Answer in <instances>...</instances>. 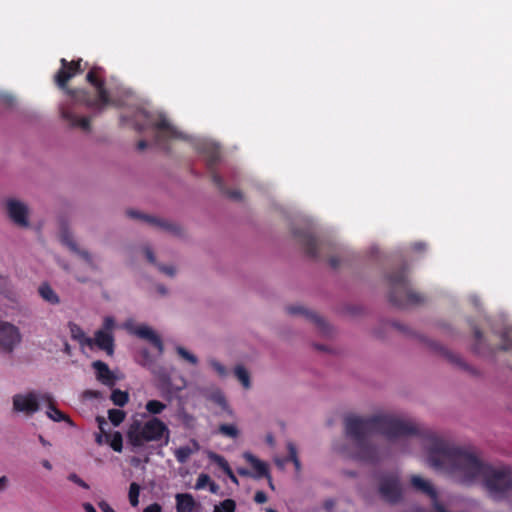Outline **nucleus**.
I'll list each match as a JSON object with an SVG mask.
<instances>
[{"mask_svg": "<svg viewBox=\"0 0 512 512\" xmlns=\"http://www.w3.org/2000/svg\"><path fill=\"white\" fill-rule=\"evenodd\" d=\"M88 82L95 88L96 97L90 98L82 90H67L68 99L60 105L62 119L70 127L82 131L90 130V120L78 112L79 104L83 103L95 111H102L109 106H120L124 104L121 96L129 92L119 85L107 86L103 81V72L99 67H94L87 74Z\"/></svg>", "mask_w": 512, "mask_h": 512, "instance_id": "obj_1", "label": "nucleus"}, {"mask_svg": "<svg viewBox=\"0 0 512 512\" xmlns=\"http://www.w3.org/2000/svg\"><path fill=\"white\" fill-rule=\"evenodd\" d=\"M169 440L168 426L157 417L147 420L133 417L127 430V442L135 452L144 450L152 442L167 445Z\"/></svg>", "mask_w": 512, "mask_h": 512, "instance_id": "obj_2", "label": "nucleus"}, {"mask_svg": "<svg viewBox=\"0 0 512 512\" xmlns=\"http://www.w3.org/2000/svg\"><path fill=\"white\" fill-rule=\"evenodd\" d=\"M131 121L139 131L151 130L158 144L165 140L182 139L184 137V134L171 123L164 113L152 111L148 105L137 108Z\"/></svg>", "mask_w": 512, "mask_h": 512, "instance_id": "obj_3", "label": "nucleus"}, {"mask_svg": "<svg viewBox=\"0 0 512 512\" xmlns=\"http://www.w3.org/2000/svg\"><path fill=\"white\" fill-rule=\"evenodd\" d=\"M390 300L398 306L417 304L422 297L412 289L404 272H396L389 278Z\"/></svg>", "mask_w": 512, "mask_h": 512, "instance_id": "obj_4", "label": "nucleus"}, {"mask_svg": "<svg viewBox=\"0 0 512 512\" xmlns=\"http://www.w3.org/2000/svg\"><path fill=\"white\" fill-rule=\"evenodd\" d=\"M58 237L59 241L65 247H67L73 254H75L77 257H79L80 260L83 261L87 269L90 271H95L98 269V257L89 252L87 249L80 247L69 228L63 227L60 230Z\"/></svg>", "mask_w": 512, "mask_h": 512, "instance_id": "obj_5", "label": "nucleus"}, {"mask_svg": "<svg viewBox=\"0 0 512 512\" xmlns=\"http://www.w3.org/2000/svg\"><path fill=\"white\" fill-rule=\"evenodd\" d=\"M5 212L13 224L19 228L30 227L31 209L27 203L17 198H8L4 203Z\"/></svg>", "mask_w": 512, "mask_h": 512, "instance_id": "obj_6", "label": "nucleus"}, {"mask_svg": "<svg viewBox=\"0 0 512 512\" xmlns=\"http://www.w3.org/2000/svg\"><path fill=\"white\" fill-rule=\"evenodd\" d=\"M116 328V321L112 316H106L103 319L102 327L94 333L92 338V347L95 345L105 351L108 355L114 353L113 331Z\"/></svg>", "mask_w": 512, "mask_h": 512, "instance_id": "obj_7", "label": "nucleus"}, {"mask_svg": "<svg viewBox=\"0 0 512 512\" xmlns=\"http://www.w3.org/2000/svg\"><path fill=\"white\" fill-rule=\"evenodd\" d=\"M22 333L15 324L0 320V352L11 354L22 342Z\"/></svg>", "mask_w": 512, "mask_h": 512, "instance_id": "obj_8", "label": "nucleus"}, {"mask_svg": "<svg viewBox=\"0 0 512 512\" xmlns=\"http://www.w3.org/2000/svg\"><path fill=\"white\" fill-rule=\"evenodd\" d=\"M122 327L132 335L144 339L157 348L158 353L163 352V343L159 335L147 324H138L133 319L126 320Z\"/></svg>", "mask_w": 512, "mask_h": 512, "instance_id": "obj_9", "label": "nucleus"}, {"mask_svg": "<svg viewBox=\"0 0 512 512\" xmlns=\"http://www.w3.org/2000/svg\"><path fill=\"white\" fill-rule=\"evenodd\" d=\"M381 497L388 502H396L401 496V487L397 475L389 474L381 478L379 484Z\"/></svg>", "mask_w": 512, "mask_h": 512, "instance_id": "obj_10", "label": "nucleus"}, {"mask_svg": "<svg viewBox=\"0 0 512 512\" xmlns=\"http://www.w3.org/2000/svg\"><path fill=\"white\" fill-rule=\"evenodd\" d=\"M13 408L17 412L32 415L39 409V395L35 392L17 394L13 397Z\"/></svg>", "mask_w": 512, "mask_h": 512, "instance_id": "obj_11", "label": "nucleus"}, {"mask_svg": "<svg viewBox=\"0 0 512 512\" xmlns=\"http://www.w3.org/2000/svg\"><path fill=\"white\" fill-rule=\"evenodd\" d=\"M411 484L415 489L427 494L431 498L436 512H447L445 508L439 503L437 491L433 488L428 480H425L418 475H414L411 477Z\"/></svg>", "mask_w": 512, "mask_h": 512, "instance_id": "obj_12", "label": "nucleus"}, {"mask_svg": "<svg viewBox=\"0 0 512 512\" xmlns=\"http://www.w3.org/2000/svg\"><path fill=\"white\" fill-rule=\"evenodd\" d=\"M81 61L82 60L79 59L77 62L69 63L66 61V59H64V58L61 59L62 67L55 76L56 82L60 88L64 89L68 80L71 79L72 77H74L76 74L81 72V68H80Z\"/></svg>", "mask_w": 512, "mask_h": 512, "instance_id": "obj_13", "label": "nucleus"}, {"mask_svg": "<svg viewBox=\"0 0 512 512\" xmlns=\"http://www.w3.org/2000/svg\"><path fill=\"white\" fill-rule=\"evenodd\" d=\"M242 457L252 468L253 472L251 473L253 478L269 477V467L265 461L259 459L249 451L243 452Z\"/></svg>", "mask_w": 512, "mask_h": 512, "instance_id": "obj_14", "label": "nucleus"}, {"mask_svg": "<svg viewBox=\"0 0 512 512\" xmlns=\"http://www.w3.org/2000/svg\"><path fill=\"white\" fill-rule=\"evenodd\" d=\"M203 396L212 401L214 404L219 406L222 410L231 412L227 399L225 397L224 392L217 386H211L205 388L203 391Z\"/></svg>", "mask_w": 512, "mask_h": 512, "instance_id": "obj_15", "label": "nucleus"}, {"mask_svg": "<svg viewBox=\"0 0 512 512\" xmlns=\"http://www.w3.org/2000/svg\"><path fill=\"white\" fill-rule=\"evenodd\" d=\"M92 367L95 370L96 378L106 386H113L116 382V377L109 369L108 365L102 361H94Z\"/></svg>", "mask_w": 512, "mask_h": 512, "instance_id": "obj_16", "label": "nucleus"}, {"mask_svg": "<svg viewBox=\"0 0 512 512\" xmlns=\"http://www.w3.org/2000/svg\"><path fill=\"white\" fill-rule=\"evenodd\" d=\"M177 512H193L196 508V501L189 493H177L175 495Z\"/></svg>", "mask_w": 512, "mask_h": 512, "instance_id": "obj_17", "label": "nucleus"}, {"mask_svg": "<svg viewBox=\"0 0 512 512\" xmlns=\"http://www.w3.org/2000/svg\"><path fill=\"white\" fill-rule=\"evenodd\" d=\"M200 449V445L197 441L192 440L190 445L181 446L174 451V455L179 463H185L190 456Z\"/></svg>", "mask_w": 512, "mask_h": 512, "instance_id": "obj_18", "label": "nucleus"}, {"mask_svg": "<svg viewBox=\"0 0 512 512\" xmlns=\"http://www.w3.org/2000/svg\"><path fill=\"white\" fill-rule=\"evenodd\" d=\"M69 331L71 337L78 341L82 347L92 348V338L88 337L85 332L75 323L69 324Z\"/></svg>", "mask_w": 512, "mask_h": 512, "instance_id": "obj_19", "label": "nucleus"}, {"mask_svg": "<svg viewBox=\"0 0 512 512\" xmlns=\"http://www.w3.org/2000/svg\"><path fill=\"white\" fill-rule=\"evenodd\" d=\"M38 293L40 297L51 305H57L60 303V298L55 290L47 283H42L38 287Z\"/></svg>", "mask_w": 512, "mask_h": 512, "instance_id": "obj_20", "label": "nucleus"}, {"mask_svg": "<svg viewBox=\"0 0 512 512\" xmlns=\"http://www.w3.org/2000/svg\"><path fill=\"white\" fill-rule=\"evenodd\" d=\"M234 376L240 382L242 387L245 390H249L252 387L251 375L248 369L242 365L238 364L233 369Z\"/></svg>", "mask_w": 512, "mask_h": 512, "instance_id": "obj_21", "label": "nucleus"}, {"mask_svg": "<svg viewBox=\"0 0 512 512\" xmlns=\"http://www.w3.org/2000/svg\"><path fill=\"white\" fill-rule=\"evenodd\" d=\"M288 310L291 314H304L308 319H311L313 322H315L319 326L324 325L323 319H321L315 313L307 311L302 306H291L288 308Z\"/></svg>", "mask_w": 512, "mask_h": 512, "instance_id": "obj_22", "label": "nucleus"}, {"mask_svg": "<svg viewBox=\"0 0 512 512\" xmlns=\"http://www.w3.org/2000/svg\"><path fill=\"white\" fill-rule=\"evenodd\" d=\"M300 241L303 244V246L305 247L308 254H310L311 256H317V251H316L317 241L311 234L305 233V234L301 235Z\"/></svg>", "mask_w": 512, "mask_h": 512, "instance_id": "obj_23", "label": "nucleus"}, {"mask_svg": "<svg viewBox=\"0 0 512 512\" xmlns=\"http://www.w3.org/2000/svg\"><path fill=\"white\" fill-rule=\"evenodd\" d=\"M207 458L217 465L224 473L230 469V465L227 460L220 454H217L213 451H206Z\"/></svg>", "mask_w": 512, "mask_h": 512, "instance_id": "obj_24", "label": "nucleus"}, {"mask_svg": "<svg viewBox=\"0 0 512 512\" xmlns=\"http://www.w3.org/2000/svg\"><path fill=\"white\" fill-rule=\"evenodd\" d=\"M208 366L216 373L220 378H226L228 376L227 367L216 358H209L207 360Z\"/></svg>", "mask_w": 512, "mask_h": 512, "instance_id": "obj_25", "label": "nucleus"}, {"mask_svg": "<svg viewBox=\"0 0 512 512\" xmlns=\"http://www.w3.org/2000/svg\"><path fill=\"white\" fill-rule=\"evenodd\" d=\"M199 149L209 156L210 162H215L218 159V148L214 142L205 141Z\"/></svg>", "mask_w": 512, "mask_h": 512, "instance_id": "obj_26", "label": "nucleus"}, {"mask_svg": "<svg viewBox=\"0 0 512 512\" xmlns=\"http://www.w3.org/2000/svg\"><path fill=\"white\" fill-rule=\"evenodd\" d=\"M105 442L116 452H121L123 447L122 435L119 432L105 436Z\"/></svg>", "mask_w": 512, "mask_h": 512, "instance_id": "obj_27", "label": "nucleus"}, {"mask_svg": "<svg viewBox=\"0 0 512 512\" xmlns=\"http://www.w3.org/2000/svg\"><path fill=\"white\" fill-rule=\"evenodd\" d=\"M176 353L178 356L183 359L184 361L188 362L189 364L196 366L199 363L198 357L193 354L191 351L187 350L186 348L182 346H177L175 348Z\"/></svg>", "mask_w": 512, "mask_h": 512, "instance_id": "obj_28", "label": "nucleus"}, {"mask_svg": "<svg viewBox=\"0 0 512 512\" xmlns=\"http://www.w3.org/2000/svg\"><path fill=\"white\" fill-rule=\"evenodd\" d=\"M500 349L504 351L512 350V327H506L500 334Z\"/></svg>", "mask_w": 512, "mask_h": 512, "instance_id": "obj_29", "label": "nucleus"}, {"mask_svg": "<svg viewBox=\"0 0 512 512\" xmlns=\"http://www.w3.org/2000/svg\"><path fill=\"white\" fill-rule=\"evenodd\" d=\"M167 405L159 400H149L147 401L145 405L146 411L151 415H159L161 414L165 409Z\"/></svg>", "mask_w": 512, "mask_h": 512, "instance_id": "obj_30", "label": "nucleus"}, {"mask_svg": "<svg viewBox=\"0 0 512 512\" xmlns=\"http://www.w3.org/2000/svg\"><path fill=\"white\" fill-rule=\"evenodd\" d=\"M141 487L136 482H132L129 486L128 490V499L129 503L132 507H137L139 504V495H140Z\"/></svg>", "mask_w": 512, "mask_h": 512, "instance_id": "obj_31", "label": "nucleus"}, {"mask_svg": "<svg viewBox=\"0 0 512 512\" xmlns=\"http://www.w3.org/2000/svg\"><path fill=\"white\" fill-rule=\"evenodd\" d=\"M219 433L226 437L235 439L239 436V429L235 424H221L219 426Z\"/></svg>", "mask_w": 512, "mask_h": 512, "instance_id": "obj_32", "label": "nucleus"}, {"mask_svg": "<svg viewBox=\"0 0 512 512\" xmlns=\"http://www.w3.org/2000/svg\"><path fill=\"white\" fill-rule=\"evenodd\" d=\"M1 284H2V288H1V294L11 300V301H14L16 299V294L14 292V289H13V286L11 284V282L6 279V278H2L1 279Z\"/></svg>", "mask_w": 512, "mask_h": 512, "instance_id": "obj_33", "label": "nucleus"}, {"mask_svg": "<svg viewBox=\"0 0 512 512\" xmlns=\"http://www.w3.org/2000/svg\"><path fill=\"white\" fill-rule=\"evenodd\" d=\"M143 219L146 222L154 224V225L159 226V227H162L165 230H168V231H171V232H176L177 231V228H176L175 225H173L171 223H168V222H166L164 220L157 219V218L150 217V216H143Z\"/></svg>", "mask_w": 512, "mask_h": 512, "instance_id": "obj_34", "label": "nucleus"}, {"mask_svg": "<svg viewBox=\"0 0 512 512\" xmlns=\"http://www.w3.org/2000/svg\"><path fill=\"white\" fill-rule=\"evenodd\" d=\"M98 426L100 429V434L96 436V442L99 445L107 444L105 442V436H109V433L106 431L107 421L103 417H97Z\"/></svg>", "mask_w": 512, "mask_h": 512, "instance_id": "obj_35", "label": "nucleus"}, {"mask_svg": "<svg viewBox=\"0 0 512 512\" xmlns=\"http://www.w3.org/2000/svg\"><path fill=\"white\" fill-rule=\"evenodd\" d=\"M47 416L55 421V422H61V421H66L68 423H70V419L68 418V416H66L65 414H63L60 410L56 409L55 407L53 406H50L46 412Z\"/></svg>", "mask_w": 512, "mask_h": 512, "instance_id": "obj_36", "label": "nucleus"}, {"mask_svg": "<svg viewBox=\"0 0 512 512\" xmlns=\"http://www.w3.org/2000/svg\"><path fill=\"white\" fill-rule=\"evenodd\" d=\"M128 399V393L121 390H114L111 394V400L117 406H124L128 402Z\"/></svg>", "mask_w": 512, "mask_h": 512, "instance_id": "obj_37", "label": "nucleus"}, {"mask_svg": "<svg viewBox=\"0 0 512 512\" xmlns=\"http://www.w3.org/2000/svg\"><path fill=\"white\" fill-rule=\"evenodd\" d=\"M236 504L232 499H226L220 504L215 505L213 512H235Z\"/></svg>", "mask_w": 512, "mask_h": 512, "instance_id": "obj_38", "label": "nucleus"}, {"mask_svg": "<svg viewBox=\"0 0 512 512\" xmlns=\"http://www.w3.org/2000/svg\"><path fill=\"white\" fill-rule=\"evenodd\" d=\"M109 420L114 426H118L125 418L124 411L120 409H111L108 412Z\"/></svg>", "mask_w": 512, "mask_h": 512, "instance_id": "obj_39", "label": "nucleus"}, {"mask_svg": "<svg viewBox=\"0 0 512 512\" xmlns=\"http://www.w3.org/2000/svg\"><path fill=\"white\" fill-rule=\"evenodd\" d=\"M211 481H212V479L208 474L201 473L197 477L194 488H195V490L206 489V488H208Z\"/></svg>", "mask_w": 512, "mask_h": 512, "instance_id": "obj_40", "label": "nucleus"}, {"mask_svg": "<svg viewBox=\"0 0 512 512\" xmlns=\"http://www.w3.org/2000/svg\"><path fill=\"white\" fill-rule=\"evenodd\" d=\"M159 271L168 277H174L176 275L177 269L173 264H166V265H157Z\"/></svg>", "mask_w": 512, "mask_h": 512, "instance_id": "obj_41", "label": "nucleus"}, {"mask_svg": "<svg viewBox=\"0 0 512 512\" xmlns=\"http://www.w3.org/2000/svg\"><path fill=\"white\" fill-rule=\"evenodd\" d=\"M288 457L286 458L287 461H294L295 459H298V450L296 445L293 442H287L286 444Z\"/></svg>", "mask_w": 512, "mask_h": 512, "instance_id": "obj_42", "label": "nucleus"}, {"mask_svg": "<svg viewBox=\"0 0 512 512\" xmlns=\"http://www.w3.org/2000/svg\"><path fill=\"white\" fill-rule=\"evenodd\" d=\"M138 362L145 367H151L152 359L150 358L147 350H141L139 353Z\"/></svg>", "mask_w": 512, "mask_h": 512, "instance_id": "obj_43", "label": "nucleus"}, {"mask_svg": "<svg viewBox=\"0 0 512 512\" xmlns=\"http://www.w3.org/2000/svg\"><path fill=\"white\" fill-rule=\"evenodd\" d=\"M68 479L84 489H89V485L75 473H71Z\"/></svg>", "mask_w": 512, "mask_h": 512, "instance_id": "obj_44", "label": "nucleus"}, {"mask_svg": "<svg viewBox=\"0 0 512 512\" xmlns=\"http://www.w3.org/2000/svg\"><path fill=\"white\" fill-rule=\"evenodd\" d=\"M474 338H475V344H474V350L478 353H482V349L480 347V342L482 340V334L479 330H475L474 332Z\"/></svg>", "mask_w": 512, "mask_h": 512, "instance_id": "obj_45", "label": "nucleus"}, {"mask_svg": "<svg viewBox=\"0 0 512 512\" xmlns=\"http://www.w3.org/2000/svg\"><path fill=\"white\" fill-rule=\"evenodd\" d=\"M10 486V479L3 475L0 476V492L7 490Z\"/></svg>", "mask_w": 512, "mask_h": 512, "instance_id": "obj_46", "label": "nucleus"}, {"mask_svg": "<svg viewBox=\"0 0 512 512\" xmlns=\"http://www.w3.org/2000/svg\"><path fill=\"white\" fill-rule=\"evenodd\" d=\"M254 500H255L256 503L262 504V503H265L267 501V496H266V494L264 492L258 491L255 494Z\"/></svg>", "mask_w": 512, "mask_h": 512, "instance_id": "obj_47", "label": "nucleus"}, {"mask_svg": "<svg viewBox=\"0 0 512 512\" xmlns=\"http://www.w3.org/2000/svg\"><path fill=\"white\" fill-rule=\"evenodd\" d=\"M99 508L102 512H116L106 501H100L98 503Z\"/></svg>", "mask_w": 512, "mask_h": 512, "instance_id": "obj_48", "label": "nucleus"}, {"mask_svg": "<svg viewBox=\"0 0 512 512\" xmlns=\"http://www.w3.org/2000/svg\"><path fill=\"white\" fill-rule=\"evenodd\" d=\"M143 512H162V508L159 504L153 503L147 506Z\"/></svg>", "mask_w": 512, "mask_h": 512, "instance_id": "obj_49", "label": "nucleus"}, {"mask_svg": "<svg viewBox=\"0 0 512 512\" xmlns=\"http://www.w3.org/2000/svg\"><path fill=\"white\" fill-rule=\"evenodd\" d=\"M265 442L270 446V447H274L275 444H276V441H275V438L273 436L272 433H267L265 435Z\"/></svg>", "mask_w": 512, "mask_h": 512, "instance_id": "obj_50", "label": "nucleus"}, {"mask_svg": "<svg viewBox=\"0 0 512 512\" xmlns=\"http://www.w3.org/2000/svg\"><path fill=\"white\" fill-rule=\"evenodd\" d=\"M208 490L212 493V494H218L219 493V490H220V487L218 484H216L213 480L211 481V483L209 484L208 486Z\"/></svg>", "mask_w": 512, "mask_h": 512, "instance_id": "obj_51", "label": "nucleus"}, {"mask_svg": "<svg viewBox=\"0 0 512 512\" xmlns=\"http://www.w3.org/2000/svg\"><path fill=\"white\" fill-rule=\"evenodd\" d=\"M274 462H275V464H276L279 468H284L288 461H287V459H286V458L281 459V458L275 457V458H274Z\"/></svg>", "mask_w": 512, "mask_h": 512, "instance_id": "obj_52", "label": "nucleus"}, {"mask_svg": "<svg viewBox=\"0 0 512 512\" xmlns=\"http://www.w3.org/2000/svg\"><path fill=\"white\" fill-rule=\"evenodd\" d=\"M225 474L229 477V479L236 485L239 484V481L237 479V477L234 475L233 471L231 470V468L225 472Z\"/></svg>", "mask_w": 512, "mask_h": 512, "instance_id": "obj_53", "label": "nucleus"}, {"mask_svg": "<svg viewBox=\"0 0 512 512\" xmlns=\"http://www.w3.org/2000/svg\"><path fill=\"white\" fill-rule=\"evenodd\" d=\"M144 252H145V255H146L147 259L151 263H154L155 262V258H154V255H153L152 251L149 248H146Z\"/></svg>", "mask_w": 512, "mask_h": 512, "instance_id": "obj_54", "label": "nucleus"}, {"mask_svg": "<svg viewBox=\"0 0 512 512\" xmlns=\"http://www.w3.org/2000/svg\"><path fill=\"white\" fill-rule=\"evenodd\" d=\"M83 508L86 512H97L93 505L90 503H84Z\"/></svg>", "mask_w": 512, "mask_h": 512, "instance_id": "obj_55", "label": "nucleus"}, {"mask_svg": "<svg viewBox=\"0 0 512 512\" xmlns=\"http://www.w3.org/2000/svg\"><path fill=\"white\" fill-rule=\"evenodd\" d=\"M237 472L242 476H251L252 477V473L245 468H238Z\"/></svg>", "mask_w": 512, "mask_h": 512, "instance_id": "obj_56", "label": "nucleus"}, {"mask_svg": "<svg viewBox=\"0 0 512 512\" xmlns=\"http://www.w3.org/2000/svg\"><path fill=\"white\" fill-rule=\"evenodd\" d=\"M38 439H39V442H40L44 447H47V448H48V447H50V446H51V443H50L48 440H46L43 436L39 435Z\"/></svg>", "mask_w": 512, "mask_h": 512, "instance_id": "obj_57", "label": "nucleus"}, {"mask_svg": "<svg viewBox=\"0 0 512 512\" xmlns=\"http://www.w3.org/2000/svg\"><path fill=\"white\" fill-rule=\"evenodd\" d=\"M292 463H293V465L295 467L296 472L299 473L301 471V468H302L301 467V462H300L299 458L295 459L294 461H292Z\"/></svg>", "mask_w": 512, "mask_h": 512, "instance_id": "obj_58", "label": "nucleus"}, {"mask_svg": "<svg viewBox=\"0 0 512 512\" xmlns=\"http://www.w3.org/2000/svg\"><path fill=\"white\" fill-rule=\"evenodd\" d=\"M41 464L47 470H51L52 469V464L48 460H42Z\"/></svg>", "mask_w": 512, "mask_h": 512, "instance_id": "obj_59", "label": "nucleus"}, {"mask_svg": "<svg viewBox=\"0 0 512 512\" xmlns=\"http://www.w3.org/2000/svg\"><path fill=\"white\" fill-rule=\"evenodd\" d=\"M185 419L187 424H190L191 422L194 421V418L190 415H185Z\"/></svg>", "mask_w": 512, "mask_h": 512, "instance_id": "obj_60", "label": "nucleus"}, {"mask_svg": "<svg viewBox=\"0 0 512 512\" xmlns=\"http://www.w3.org/2000/svg\"><path fill=\"white\" fill-rule=\"evenodd\" d=\"M470 300H471L475 305H477V301H478V299H477V297H476V296H471V297H470Z\"/></svg>", "mask_w": 512, "mask_h": 512, "instance_id": "obj_61", "label": "nucleus"}, {"mask_svg": "<svg viewBox=\"0 0 512 512\" xmlns=\"http://www.w3.org/2000/svg\"><path fill=\"white\" fill-rule=\"evenodd\" d=\"M145 147H146V143H145L144 141H140V142H139V148H140V149H143V148H145Z\"/></svg>", "mask_w": 512, "mask_h": 512, "instance_id": "obj_62", "label": "nucleus"}, {"mask_svg": "<svg viewBox=\"0 0 512 512\" xmlns=\"http://www.w3.org/2000/svg\"><path fill=\"white\" fill-rule=\"evenodd\" d=\"M266 478H267V479H268V481H269V486L273 489V488H274V485H273V483H272V479H271V477L269 476V477H266Z\"/></svg>", "mask_w": 512, "mask_h": 512, "instance_id": "obj_63", "label": "nucleus"}, {"mask_svg": "<svg viewBox=\"0 0 512 512\" xmlns=\"http://www.w3.org/2000/svg\"><path fill=\"white\" fill-rule=\"evenodd\" d=\"M182 384H183V385H182L181 387H178V389H179V390H180V389H182L183 387H186L187 382H186V380H185V379H182Z\"/></svg>", "mask_w": 512, "mask_h": 512, "instance_id": "obj_64", "label": "nucleus"}]
</instances>
